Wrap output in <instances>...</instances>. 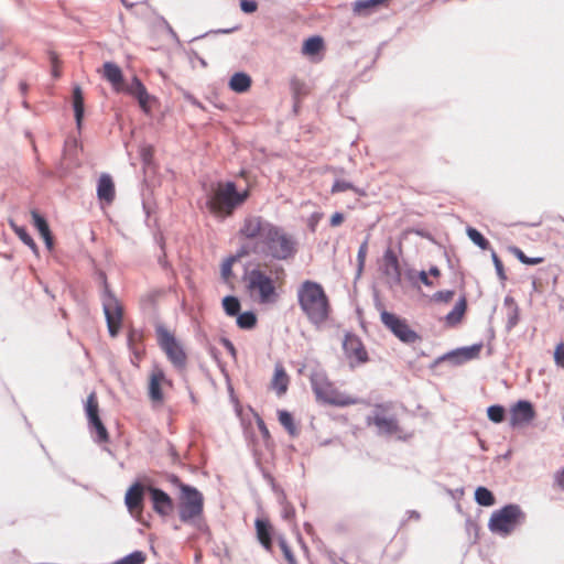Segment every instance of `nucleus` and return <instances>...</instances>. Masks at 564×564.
<instances>
[{
    "label": "nucleus",
    "mask_w": 564,
    "mask_h": 564,
    "mask_svg": "<svg viewBox=\"0 0 564 564\" xmlns=\"http://www.w3.org/2000/svg\"><path fill=\"white\" fill-rule=\"evenodd\" d=\"M245 282L254 302L274 304L279 300V291L284 285L285 271L281 265H259L247 273Z\"/></svg>",
    "instance_id": "f257e3e1"
},
{
    "label": "nucleus",
    "mask_w": 564,
    "mask_h": 564,
    "mask_svg": "<svg viewBox=\"0 0 564 564\" xmlns=\"http://www.w3.org/2000/svg\"><path fill=\"white\" fill-rule=\"evenodd\" d=\"M296 297L302 313L310 323L321 326L328 321L332 305L322 284L312 280L303 281L296 290Z\"/></svg>",
    "instance_id": "f03ea898"
},
{
    "label": "nucleus",
    "mask_w": 564,
    "mask_h": 564,
    "mask_svg": "<svg viewBox=\"0 0 564 564\" xmlns=\"http://www.w3.org/2000/svg\"><path fill=\"white\" fill-rule=\"evenodd\" d=\"M249 197V191L238 192L234 182L213 185L206 200L210 214L218 218L230 217Z\"/></svg>",
    "instance_id": "7ed1b4c3"
},
{
    "label": "nucleus",
    "mask_w": 564,
    "mask_h": 564,
    "mask_svg": "<svg viewBox=\"0 0 564 564\" xmlns=\"http://www.w3.org/2000/svg\"><path fill=\"white\" fill-rule=\"evenodd\" d=\"M296 240L291 234L272 224L259 248V253L276 260H288L296 253Z\"/></svg>",
    "instance_id": "20e7f679"
},
{
    "label": "nucleus",
    "mask_w": 564,
    "mask_h": 564,
    "mask_svg": "<svg viewBox=\"0 0 564 564\" xmlns=\"http://www.w3.org/2000/svg\"><path fill=\"white\" fill-rule=\"evenodd\" d=\"M311 384L316 399L321 402L340 408L360 403L358 398L340 391L322 371L312 373Z\"/></svg>",
    "instance_id": "39448f33"
},
{
    "label": "nucleus",
    "mask_w": 564,
    "mask_h": 564,
    "mask_svg": "<svg viewBox=\"0 0 564 564\" xmlns=\"http://www.w3.org/2000/svg\"><path fill=\"white\" fill-rule=\"evenodd\" d=\"M108 82L111 84L113 90L119 94H127L138 99L140 107L149 112L150 96L144 85L139 80L137 76H132L130 80L123 77L121 69L115 65L108 63Z\"/></svg>",
    "instance_id": "423d86ee"
},
{
    "label": "nucleus",
    "mask_w": 564,
    "mask_h": 564,
    "mask_svg": "<svg viewBox=\"0 0 564 564\" xmlns=\"http://www.w3.org/2000/svg\"><path fill=\"white\" fill-rule=\"evenodd\" d=\"M271 226L272 223L263 219L261 216L248 215L245 217L238 230V236L240 239L252 241L253 245L251 250H242L240 256L250 252L259 253V248Z\"/></svg>",
    "instance_id": "0eeeda50"
},
{
    "label": "nucleus",
    "mask_w": 564,
    "mask_h": 564,
    "mask_svg": "<svg viewBox=\"0 0 564 564\" xmlns=\"http://www.w3.org/2000/svg\"><path fill=\"white\" fill-rule=\"evenodd\" d=\"M181 489L178 516L182 522L189 523L199 519L204 510L203 495L194 487L178 484Z\"/></svg>",
    "instance_id": "6e6552de"
},
{
    "label": "nucleus",
    "mask_w": 564,
    "mask_h": 564,
    "mask_svg": "<svg viewBox=\"0 0 564 564\" xmlns=\"http://www.w3.org/2000/svg\"><path fill=\"white\" fill-rule=\"evenodd\" d=\"M156 339L160 348L164 351L170 362L178 369L186 366L187 355L182 344L175 338L174 334L164 325L155 327Z\"/></svg>",
    "instance_id": "1a4fd4ad"
},
{
    "label": "nucleus",
    "mask_w": 564,
    "mask_h": 564,
    "mask_svg": "<svg viewBox=\"0 0 564 564\" xmlns=\"http://www.w3.org/2000/svg\"><path fill=\"white\" fill-rule=\"evenodd\" d=\"M523 519L524 513L519 506L508 505L491 516L489 528L492 532L506 535L512 532Z\"/></svg>",
    "instance_id": "9d476101"
},
{
    "label": "nucleus",
    "mask_w": 564,
    "mask_h": 564,
    "mask_svg": "<svg viewBox=\"0 0 564 564\" xmlns=\"http://www.w3.org/2000/svg\"><path fill=\"white\" fill-rule=\"evenodd\" d=\"M85 414L87 417V429L94 441L106 449V425L99 415V405L96 394L91 392L85 402Z\"/></svg>",
    "instance_id": "9b49d317"
},
{
    "label": "nucleus",
    "mask_w": 564,
    "mask_h": 564,
    "mask_svg": "<svg viewBox=\"0 0 564 564\" xmlns=\"http://www.w3.org/2000/svg\"><path fill=\"white\" fill-rule=\"evenodd\" d=\"M368 425H373L380 434L399 435L402 429L397 416L390 411L387 404H377L372 415L367 419Z\"/></svg>",
    "instance_id": "f8f14e48"
},
{
    "label": "nucleus",
    "mask_w": 564,
    "mask_h": 564,
    "mask_svg": "<svg viewBox=\"0 0 564 564\" xmlns=\"http://www.w3.org/2000/svg\"><path fill=\"white\" fill-rule=\"evenodd\" d=\"M380 319L381 323L402 343L414 344L421 339L420 335L410 327L405 318L382 310L380 313Z\"/></svg>",
    "instance_id": "ddd939ff"
},
{
    "label": "nucleus",
    "mask_w": 564,
    "mask_h": 564,
    "mask_svg": "<svg viewBox=\"0 0 564 564\" xmlns=\"http://www.w3.org/2000/svg\"><path fill=\"white\" fill-rule=\"evenodd\" d=\"M163 384L171 386V381L166 379L162 367L154 365L151 369L148 383L149 399L154 408L162 406L164 403Z\"/></svg>",
    "instance_id": "4468645a"
},
{
    "label": "nucleus",
    "mask_w": 564,
    "mask_h": 564,
    "mask_svg": "<svg viewBox=\"0 0 564 564\" xmlns=\"http://www.w3.org/2000/svg\"><path fill=\"white\" fill-rule=\"evenodd\" d=\"M343 348L350 367H356L368 361V352L359 337L352 334L345 336Z\"/></svg>",
    "instance_id": "2eb2a0df"
},
{
    "label": "nucleus",
    "mask_w": 564,
    "mask_h": 564,
    "mask_svg": "<svg viewBox=\"0 0 564 564\" xmlns=\"http://www.w3.org/2000/svg\"><path fill=\"white\" fill-rule=\"evenodd\" d=\"M123 313V304L108 292V333L111 337H116L124 326Z\"/></svg>",
    "instance_id": "dca6fc26"
},
{
    "label": "nucleus",
    "mask_w": 564,
    "mask_h": 564,
    "mask_svg": "<svg viewBox=\"0 0 564 564\" xmlns=\"http://www.w3.org/2000/svg\"><path fill=\"white\" fill-rule=\"evenodd\" d=\"M147 492L150 496L153 510L161 517L170 516L174 510L172 498L163 490L147 486Z\"/></svg>",
    "instance_id": "f3484780"
},
{
    "label": "nucleus",
    "mask_w": 564,
    "mask_h": 564,
    "mask_svg": "<svg viewBox=\"0 0 564 564\" xmlns=\"http://www.w3.org/2000/svg\"><path fill=\"white\" fill-rule=\"evenodd\" d=\"M535 417V411L529 401H518L510 410V425L529 424Z\"/></svg>",
    "instance_id": "a211bd4d"
},
{
    "label": "nucleus",
    "mask_w": 564,
    "mask_h": 564,
    "mask_svg": "<svg viewBox=\"0 0 564 564\" xmlns=\"http://www.w3.org/2000/svg\"><path fill=\"white\" fill-rule=\"evenodd\" d=\"M147 492V487L135 482L133 484L126 494V505L131 514L140 517L143 511V496Z\"/></svg>",
    "instance_id": "6ab92c4d"
},
{
    "label": "nucleus",
    "mask_w": 564,
    "mask_h": 564,
    "mask_svg": "<svg viewBox=\"0 0 564 564\" xmlns=\"http://www.w3.org/2000/svg\"><path fill=\"white\" fill-rule=\"evenodd\" d=\"M257 539L260 544L268 551L271 552L273 528L268 519H257L254 521Z\"/></svg>",
    "instance_id": "aec40b11"
},
{
    "label": "nucleus",
    "mask_w": 564,
    "mask_h": 564,
    "mask_svg": "<svg viewBox=\"0 0 564 564\" xmlns=\"http://www.w3.org/2000/svg\"><path fill=\"white\" fill-rule=\"evenodd\" d=\"M290 378L282 365H276L271 380V387L278 395H283L288 391Z\"/></svg>",
    "instance_id": "412c9836"
},
{
    "label": "nucleus",
    "mask_w": 564,
    "mask_h": 564,
    "mask_svg": "<svg viewBox=\"0 0 564 564\" xmlns=\"http://www.w3.org/2000/svg\"><path fill=\"white\" fill-rule=\"evenodd\" d=\"M383 268H384V273L387 275H391L393 278L400 279L401 268L399 264L398 257L391 248H389L384 251Z\"/></svg>",
    "instance_id": "4be33fe9"
},
{
    "label": "nucleus",
    "mask_w": 564,
    "mask_h": 564,
    "mask_svg": "<svg viewBox=\"0 0 564 564\" xmlns=\"http://www.w3.org/2000/svg\"><path fill=\"white\" fill-rule=\"evenodd\" d=\"M325 48L324 40L319 35L311 36L304 41L302 46V54L308 57H314L323 52Z\"/></svg>",
    "instance_id": "5701e85b"
},
{
    "label": "nucleus",
    "mask_w": 564,
    "mask_h": 564,
    "mask_svg": "<svg viewBox=\"0 0 564 564\" xmlns=\"http://www.w3.org/2000/svg\"><path fill=\"white\" fill-rule=\"evenodd\" d=\"M390 0H357L352 4L355 14L365 15L379 6H386Z\"/></svg>",
    "instance_id": "b1692460"
},
{
    "label": "nucleus",
    "mask_w": 564,
    "mask_h": 564,
    "mask_svg": "<svg viewBox=\"0 0 564 564\" xmlns=\"http://www.w3.org/2000/svg\"><path fill=\"white\" fill-rule=\"evenodd\" d=\"M10 225H11V228L13 229V231L15 232V235L19 237V239L24 245H26L36 257H39V247L35 243L32 236L29 234L28 229L24 226L17 225L13 221H10Z\"/></svg>",
    "instance_id": "393cba45"
},
{
    "label": "nucleus",
    "mask_w": 564,
    "mask_h": 564,
    "mask_svg": "<svg viewBox=\"0 0 564 564\" xmlns=\"http://www.w3.org/2000/svg\"><path fill=\"white\" fill-rule=\"evenodd\" d=\"M251 86V77L246 73H236L229 80V87L236 93H246Z\"/></svg>",
    "instance_id": "a878e982"
},
{
    "label": "nucleus",
    "mask_w": 564,
    "mask_h": 564,
    "mask_svg": "<svg viewBox=\"0 0 564 564\" xmlns=\"http://www.w3.org/2000/svg\"><path fill=\"white\" fill-rule=\"evenodd\" d=\"M467 308L466 299L462 297L454 306V308L446 315V322L449 325L458 324Z\"/></svg>",
    "instance_id": "bb28decb"
},
{
    "label": "nucleus",
    "mask_w": 564,
    "mask_h": 564,
    "mask_svg": "<svg viewBox=\"0 0 564 564\" xmlns=\"http://www.w3.org/2000/svg\"><path fill=\"white\" fill-rule=\"evenodd\" d=\"M278 419L280 424L288 431L291 436H295L297 434V427L294 423V419L292 414L285 410L278 411Z\"/></svg>",
    "instance_id": "cd10ccee"
},
{
    "label": "nucleus",
    "mask_w": 564,
    "mask_h": 564,
    "mask_svg": "<svg viewBox=\"0 0 564 564\" xmlns=\"http://www.w3.org/2000/svg\"><path fill=\"white\" fill-rule=\"evenodd\" d=\"M475 500L484 507L494 506L496 500L492 492L486 487H478L475 491Z\"/></svg>",
    "instance_id": "c85d7f7f"
},
{
    "label": "nucleus",
    "mask_w": 564,
    "mask_h": 564,
    "mask_svg": "<svg viewBox=\"0 0 564 564\" xmlns=\"http://www.w3.org/2000/svg\"><path fill=\"white\" fill-rule=\"evenodd\" d=\"M89 259H90L93 268L95 269L96 273L99 276V282H100V304H101L102 312L106 315V273L104 272L102 269L97 267V263H96L94 258L90 257Z\"/></svg>",
    "instance_id": "c756f323"
},
{
    "label": "nucleus",
    "mask_w": 564,
    "mask_h": 564,
    "mask_svg": "<svg viewBox=\"0 0 564 564\" xmlns=\"http://www.w3.org/2000/svg\"><path fill=\"white\" fill-rule=\"evenodd\" d=\"M31 217H32V224L34 228L39 231L40 236L44 235L45 232L51 231L50 225L46 220V218L41 215L37 210L33 209L31 210Z\"/></svg>",
    "instance_id": "7c9ffc66"
},
{
    "label": "nucleus",
    "mask_w": 564,
    "mask_h": 564,
    "mask_svg": "<svg viewBox=\"0 0 564 564\" xmlns=\"http://www.w3.org/2000/svg\"><path fill=\"white\" fill-rule=\"evenodd\" d=\"M290 89L296 101H299L301 98L305 97L308 94L306 84L299 78L291 79Z\"/></svg>",
    "instance_id": "2f4dec72"
},
{
    "label": "nucleus",
    "mask_w": 564,
    "mask_h": 564,
    "mask_svg": "<svg viewBox=\"0 0 564 564\" xmlns=\"http://www.w3.org/2000/svg\"><path fill=\"white\" fill-rule=\"evenodd\" d=\"M147 554L143 551H134L111 564H144Z\"/></svg>",
    "instance_id": "473e14b6"
},
{
    "label": "nucleus",
    "mask_w": 564,
    "mask_h": 564,
    "mask_svg": "<svg viewBox=\"0 0 564 564\" xmlns=\"http://www.w3.org/2000/svg\"><path fill=\"white\" fill-rule=\"evenodd\" d=\"M345 191H354L360 196H365L366 193L359 188H357L352 183L344 181V180H337L332 186V194L345 192Z\"/></svg>",
    "instance_id": "72a5a7b5"
},
{
    "label": "nucleus",
    "mask_w": 564,
    "mask_h": 564,
    "mask_svg": "<svg viewBox=\"0 0 564 564\" xmlns=\"http://www.w3.org/2000/svg\"><path fill=\"white\" fill-rule=\"evenodd\" d=\"M223 307L227 315L236 316L240 311V302L236 296L228 295L223 299Z\"/></svg>",
    "instance_id": "f704fd0d"
},
{
    "label": "nucleus",
    "mask_w": 564,
    "mask_h": 564,
    "mask_svg": "<svg viewBox=\"0 0 564 564\" xmlns=\"http://www.w3.org/2000/svg\"><path fill=\"white\" fill-rule=\"evenodd\" d=\"M237 325L242 329H252L257 325V316L253 312H243L237 317Z\"/></svg>",
    "instance_id": "c9c22d12"
},
{
    "label": "nucleus",
    "mask_w": 564,
    "mask_h": 564,
    "mask_svg": "<svg viewBox=\"0 0 564 564\" xmlns=\"http://www.w3.org/2000/svg\"><path fill=\"white\" fill-rule=\"evenodd\" d=\"M467 236L480 249L487 250L490 247L489 241L475 228H467Z\"/></svg>",
    "instance_id": "e433bc0d"
},
{
    "label": "nucleus",
    "mask_w": 564,
    "mask_h": 564,
    "mask_svg": "<svg viewBox=\"0 0 564 564\" xmlns=\"http://www.w3.org/2000/svg\"><path fill=\"white\" fill-rule=\"evenodd\" d=\"M97 197L100 204V208L104 210L106 207V172L99 175L97 183Z\"/></svg>",
    "instance_id": "4c0bfd02"
},
{
    "label": "nucleus",
    "mask_w": 564,
    "mask_h": 564,
    "mask_svg": "<svg viewBox=\"0 0 564 564\" xmlns=\"http://www.w3.org/2000/svg\"><path fill=\"white\" fill-rule=\"evenodd\" d=\"M487 414L490 421L501 423L505 419V409L501 405H491L488 408Z\"/></svg>",
    "instance_id": "58836bf2"
},
{
    "label": "nucleus",
    "mask_w": 564,
    "mask_h": 564,
    "mask_svg": "<svg viewBox=\"0 0 564 564\" xmlns=\"http://www.w3.org/2000/svg\"><path fill=\"white\" fill-rule=\"evenodd\" d=\"M513 254L524 264H539L543 261V258H529L524 254V252L519 248L512 249Z\"/></svg>",
    "instance_id": "ea45409f"
},
{
    "label": "nucleus",
    "mask_w": 564,
    "mask_h": 564,
    "mask_svg": "<svg viewBox=\"0 0 564 564\" xmlns=\"http://www.w3.org/2000/svg\"><path fill=\"white\" fill-rule=\"evenodd\" d=\"M368 252V239H366L359 247L357 260H358V269L359 272L362 271L365 267V261Z\"/></svg>",
    "instance_id": "a19ab883"
},
{
    "label": "nucleus",
    "mask_w": 564,
    "mask_h": 564,
    "mask_svg": "<svg viewBox=\"0 0 564 564\" xmlns=\"http://www.w3.org/2000/svg\"><path fill=\"white\" fill-rule=\"evenodd\" d=\"M84 102V94L78 84H75L73 87V94H72V106H83Z\"/></svg>",
    "instance_id": "79ce46f5"
},
{
    "label": "nucleus",
    "mask_w": 564,
    "mask_h": 564,
    "mask_svg": "<svg viewBox=\"0 0 564 564\" xmlns=\"http://www.w3.org/2000/svg\"><path fill=\"white\" fill-rule=\"evenodd\" d=\"M279 545H280V549H281L285 560L290 564H296V560H295L293 553L291 552V549L289 547L286 541L284 539H279Z\"/></svg>",
    "instance_id": "37998d69"
},
{
    "label": "nucleus",
    "mask_w": 564,
    "mask_h": 564,
    "mask_svg": "<svg viewBox=\"0 0 564 564\" xmlns=\"http://www.w3.org/2000/svg\"><path fill=\"white\" fill-rule=\"evenodd\" d=\"M234 262H235V259L229 258L221 264V276L225 281H228L232 275Z\"/></svg>",
    "instance_id": "c03bdc74"
},
{
    "label": "nucleus",
    "mask_w": 564,
    "mask_h": 564,
    "mask_svg": "<svg viewBox=\"0 0 564 564\" xmlns=\"http://www.w3.org/2000/svg\"><path fill=\"white\" fill-rule=\"evenodd\" d=\"M555 364L564 368V343L558 344L554 350Z\"/></svg>",
    "instance_id": "a18cd8bd"
},
{
    "label": "nucleus",
    "mask_w": 564,
    "mask_h": 564,
    "mask_svg": "<svg viewBox=\"0 0 564 564\" xmlns=\"http://www.w3.org/2000/svg\"><path fill=\"white\" fill-rule=\"evenodd\" d=\"M73 110H74V117H75L76 126H77L78 129H80L83 120H84V116H85V105H83V106H73Z\"/></svg>",
    "instance_id": "49530a36"
},
{
    "label": "nucleus",
    "mask_w": 564,
    "mask_h": 564,
    "mask_svg": "<svg viewBox=\"0 0 564 564\" xmlns=\"http://www.w3.org/2000/svg\"><path fill=\"white\" fill-rule=\"evenodd\" d=\"M240 8L245 13H253L258 9V3L251 0H241Z\"/></svg>",
    "instance_id": "de8ad7c7"
},
{
    "label": "nucleus",
    "mask_w": 564,
    "mask_h": 564,
    "mask_svg": "<svg viewBox=\"0 0 564 564\" xmlns=\"http://www.w3.org/2000/svg\"><path fill=\"white\" fill-rule=\"evenodd\" d=\"M50 61L52 65V76L57 79L61 76V72L58 69V58L55 53H50Z\"/></svg>",
    "instance_id": "09e8293b"
},
{
    "label": "nucleus",
    "mask_w": 564,
    "mask_h": 564,
    "mask_svg": "<svg viewBox=\"0 0 564 564\" xmlns=\"http://www.w3.org/2000/svg\"><path fill=\"white\" fill-rule=\"evenodd\" d=\"M492 260L495 263V268L497 270V273L501 280H506V274L503 270V264L496 252H492Z\"/></svg>",
    "instance_id": "8fccbe9b"
},
{
    "label": "nucleus",
    "mask_w": 564,
    "mask_h": 564,
    "mask_svg": "<svg viewBox=\"0 0 564 564\" xmlns=\"http://www.w3.org/2000/svg\"><path fill=\"white\" fill-rule=\"evenodd\" d=\"M435 300L441 302H449L454 297L453 291H440L434 294Z\"/></svg>",
    "instance_id": "3c124183"
},
{
    "label": "nucleus",
    "mask_w": 564,
    "mask_h": 564,
    "mask_svg": "<svg viewBox=\"0 0 564 564\" xmlns=\"http://www.w3.org/2000/svg\"><path fill=\"white\" fill-rule=\"evenodd\" d=\"M77 151V142L73 140L72 142H66L64 154L65 156L73 158Z\"/></svg>",
    "instance_id": "603ef678"
},
{
    "label": "nucleus",
    "mask_w": 564,
    "mask_h": 564,
    "mask_svg": "<svg viewBox=\"0 0 564 564\" xmlns=\"http://www.w3.org/2000/svg\"><path fill=\"white\" fill-rule=\"evenodd\" d=\"M41 237H42V239H43V241L45 243L46 249L47 250H53V248H54V237H53L52 231L45 232Z\"/></svg>",
    "instance_id": "864d4df0"
},
{
    "label": "nucleus",
    "mask_w": 564,
    "mask_h": 564,
    "mask_svg": "<svg viewBox=\"0 0 564 564\" xmlns=\"http://www.w3.org/2000/svg\"><path fill=\"white\" fill-rule=\"evenodd\" d=\"M344 215L341 213H335L332 215L329 224L332 227H338L344 223Z\"/></svg>",
    "instance_id": "5fc2aeb1"
},
{
    "label": "nucleus",
    "mask_w": 564,
    "mask_h": 564,
    "mask_svg": "<svg viewBox=\"0 0 564 564\" xmlns=\"http://www.w3.org/2000/svg\"><path fill=\"white\" fill-rule=\"evenodd\" d=\"M419 279L420 281L427 285V286H432L433 283L429 280V276H427V273L425 271H421L420 274H419Z\"/></svg>",
    "instance_id": "6e6d98bb"
},
{
    "label": "nucleus",
    "mask_w": 564,
    "mask_h": 564,
    "mask_svg": "<svg viewBox=\"0 0 564 564\" xmlns=\"http://www.w3.org/2000/svg\"><path fill=\"white\" fill-rule=\"evenodd\" d=\"M97 73L100 75L102 79L106 78V62H104L98 68Z\"/></svg>",
    "instance_id": "4d7b16f0"
},
{
    "label": "nucleus",
    "mask_w": 564,
    "mask_h": 564,
    "mask_svg": "<svg viewBox=\"0 0 564 564\" xmlns=\"http://www.w3.org/2000/svg\"><path fill=\"white\" fill-rule=\"evenodd\" d=\"M258 426H259L260 431L262 432V434H263L264 436H269V431H268V429H267V426H265V424H264V422H263V421H260V422L258 423Z\"/></svg>",
    "instance_id": "13d9d810"
},
{
    "label": "nucleus",
    "mask_w": 564,
    "mask_h": 564,
    "mask_svg": "<svg viewBox=\"0 0 564 564\" xmlns=\"http://www.w3.org/2000/svg\"><path fill=\"white\" fill-rule=\"evenodd\" d=\"M107 188H108V203H109L111 197H112V195H113V186H112V183L110 182L109 178H108Z\"/></svg>",
    "instance_id": "bf43d9fd"
},
{
    "label": "nucleus",
    "mask_w": 564,
    "mask_h": 564,
    "mask_svg": "<svg viewBox=\"0 0 564 564\" xmlns=\"http://www.w3.org/2000/svg\"><path fill=\"white\" fill-rule=\"evenodd\" d=\"M225 346L227 347V349L230 351L231 355L236 354V349L229 340H225Z\"/></svg>",
    "instance_id": "052dcab7"
},
{
    "label": "nucleus",
    "mask_w": 564,
    "mask_h": 564,
    "mask_svg": "<svg viewBox=\"0 0 564 564\" xmlns=\"http://www.w3.org/2000/svg\"><path fill=\"white\" fill-rule=\"evenodd\" d=\"M430 274L437 278V276H440L441 272H440L438 268L432 267L430 269Z\"/></svg>",
    "instance_id": "680f3d73"
},
{
    "label": "nucleus",
    "mask_w": 564,
    "mask_h": 564,
    "mask_svg": "<svg viewBox=\"0 0 564 564\" xmlns=\"http://www.w3.org/2000/svg\"><path fill=\"white\" fill-rule=\"evenodd\" d=\"M20 89H21L22 94H24L26 91L28 86H26V84L24 82L20 83Z\"/></svg>",
    "instance_id": "e2e57ef3"
},
{
    "label": "nucleus",
    "mask_w": 564,
    "mask_h": 564,
    "mask_svg": "<svg viewBox=\"0 0 564 564\" xmlns=\"http://www.w3.org/2000/svg\"><path fill=\"white\" fill-rule=\"evenodd\" d=\"M133 336H134V330L132 328H130L129 329V335H128L129 343H131L133 340Z\"/></svg>",
    "instance_id": "0e129e2a"
},
{
    "label": "nucleus",
    "mask_w": 564,
    "mask_h": 564,
    "mask_svg": "<svg viewBox=\"0 0 564 564\" xmlns=\"http://www.w3.org/2000/svg\"><path fill=\"white\" fill-rule=\"evenodd\" d=\"M173 482H175V484L177 482V484H178V482H180V481H178V478H177V477H174V478H173Z\"/></svg>",
    "instance_id": "69168bd1"
},
{
    "label": "nucleus",
    "mask_w": 564,
    "mask_h": 564,
    "mask_svg": "<svg viewBox=\"0 0 564 564\" xmlns=\"http://www.w3.org/2000/svg\"><path fill=\"white\" fill-rule=\"evenodd\" d=\"M95 239H96V237H95V232H94V231H91V240H95Z\"/></svg>",
    "instance_id": "338daca9"
},
{
    "label": "nucleus",
    "mask_w": 564,
    "mask_h": 564,
    "mask_svg": "<svg viewBox=\"0 0 564 564\" xmlns=\"http://www.w3.org/2000/svg\"><path fill=\"white\" fill-rule=\"evenodd\" d=\"M123 3L126 2V0H121Z\"/></svg>",
    "instance_id": "774afa93"
}]
</instances>
